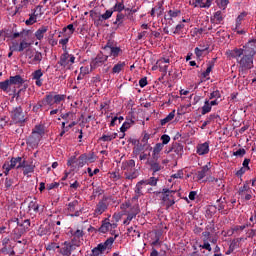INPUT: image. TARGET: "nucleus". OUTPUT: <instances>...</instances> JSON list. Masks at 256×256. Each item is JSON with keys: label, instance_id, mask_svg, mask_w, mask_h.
Returning <instances> with one entry per match:
<instances>
[{"label": "nucleus", "instance_id": "nucleus-4", "mask_svg": "<svg viewBox=\"0 0 256 256\" xmlns=\"http://www.w3.org/2000/svg\"><path fill=\"white\" fill-rule=\"evenodd\" d=\"M158 193L161 194L162 205H164L166 209H169V207H173V205H175L174 195L177 193V191L164 188L161 192Z\"/></svg>", "mask_w": 256, "mask_h": 256}, {"label": "nucleus", "instance_id": "nucleus-47", "mask_svg": "<svg viewBox=\"0 0 256 256\" xmlns=\"http://www.w3.org/2000/svg\"><path fill=\"white\" fill-rule=\"evenodd\" d=\"M160 139L162 141L161 145H163V147H165V145H167L169 141H171V137L167 134H163Z\"/></svg>", "mask_w": 256, "mask_h": 256}, {"label": "nucleus", "instance_id": "nucleus-44", "mask_svg": "<svg viewBox=\"0 0 256 256\" xmlns=\"http://www.w3.org/2000/svg\"><path fill=\"white\" fill-rule=\"evenodd\" d=\"M115 46H117V44H115V41L113 40H108V42L106 43V45L103 47V50L106 52H108L110 49H113Z\"/></svg>", "mask_w": 256, "mask_h": 256}, {"label": "nucleus", "instance_id": "nucleus-48", "mask_svg": "<svg viewBox=\"0 0 256 256\" xmlns=\"http://www.w3.org/2000/svg\"><path fill=\"white\" fill-rule=\"evenodd\" d=\"M59 244L55 242H51L46 246L47 251H55V249H59Z\"/></svg>", "mask_w": 256, "mask_h": 256}, {"label": "nucleus", "instance_id": "nucleus-28", "mask_svg": "<svg viewBox=\"0 0 256 256\" xmlns=\"http://www.w3.org/2000/svg\"><path fill=\"white\" fill-rule=\"evenodd\" d=\"M175 119V110L170 112L164 119L160 120V124L163 127L164 125H167L170 121H173Z\"/></svg>", "mask_w": 256, "mask_h": 256}, {"label": "nucleus", "instance_id": "nucleus-61", "mask_svg": "<svg viewBox=\"0 0 256 256\" xmlns=\"http://www.w3.org/2000/svg\"><path fill=\"white\" fill-rule=\"evenodd\" d=\"M48 191H51V189H57L59 187V182H53L51 184H47Z\"/></svg>", "mask_w": 256, "mask_h": 256}, {"label": "nucleus", "instance_id": "nucleus-53", "mask_svg": "<svg viewBox=\"0 0 256 256\" xmlns=\"http://www.w3.org/2000/svg\"><path fill=\"white\" fill-rule=\"evenodd\" d=\"M112 15L113 10H107L104 14L101 15V18L104 19V21H107V19H110Z\"/></svg>", "mask_w": 256, "mask_h": 256}, {"label": "nucleus", "instance_id": "nucleus-58", "mask_svg": "<svg viewBox=\"0 0 256 256\" xmlns=\"http://www.w3.org/2000/svg\"><path fill=\"white\" fill-rule=\"evenodd\" d=\"M74 114L72 112H67L61 115V118L67 121V119H73Z\"/></svg>", "mask_w": 256, "mask_h": 256}, {"label": "nucleus", "instance_id": "nucleus-3", "mask_svg": "<svg viewBox=\"0 0 256 256\" xmlns=\"http://www.w3.org/2000/svg\"><path fill=\"white\" fill-rule=\"evenodd\" d=\"M121 170L124 171L125 179L133 180L139 177V171L135 168L133 159L122 162Z\"/></svg>", "mask_w": 256, "mask_h": 256}, {"label": "nucleus", "instance_id": "nucleus-24", "mask_svg": "<svg viewBox=\"0 0 256 256\" xmlns=\"http://www.w3.org/2000/svg\"><path fill=\"white\" fill-rule=\"evenodd\" d=\"M105 53H106L105 55H108V57H114L115 59L116 57H119V54L122 53V50L121 48L114 46L113 48H111Z\"/></svg>", "mask_w": 256, "mask_h": 256}, {"label": "nucleus", "instance_id": "nucleus-49", "mask_svg": "<svg viewBox=\"0 0 256 256\" xmlns=\"http://www.w3.org/2000/svg\"><path fill=\"white\" fill-rule=\"evenodd\" d=\"M43 77V71L41 69H38L32 73V79H41Z\"/></svg>", "mask_w": 256, "mask_h": 256}, {"label": "nucleus", "instance_id": "nucleus-13", "mask_svg": "<svg viewBox=\"0 0 256 256\" xmlns=\"http://www.w3.org/2000/svg\"><path fill=\"white\" fill-rule=\"evenodd\" d=\"M75 245H73L71 242H64L63 247L60 249L61 255L69 256L71 255V252L74 251Z\"/></svg>", "mask_w": 256, "mask_h": 256}, {"label": "nucleus", "instance_id": "nucleus-19", "mask_svg": "<svg viewBox=\"0 0 256 256\" xmlns=\"http://www.w3.org/2000/svg\"><path fill=\"white\" fill-rule=\"evenodd\" d=\"M43 61V54L39 51L34 52V56L28 61L30 65H37Z\"/></svg>", "mask_w": 256, "mask_h": 256}, {"label": "nucleus", "instance_id": "nucleus-54", "mask_svg": "<svg viewBox=\"0 0 256 256\" xmlns=\"http://www.w3.org/2000/svg\"><path fill=\"white\" fill-rule=\"evenodd\" d=\"M247 153L244 148L238 149L236 152L233 153L234 157H243Z\"/></svg>", "mask_w": 256, "mask_h": 256}, {"label": "nucleus", "instance_id": "nucleus-26", "mask_svg": "<svg viewBox=\"0 0 256 256\" xmlns=\"http://www.w3.org/2000/svg\"><path fill=\"white\" fill-rule=\"evenodd\" d=\"M49 31V27L48 26H42L40 27L36 32H35V37L36 39H38V41H41V39H43L45 32Z\"/></svg>", "mask_w": 256, "mask_h": 256}, {"label": "nucleus", "instance_id": "nucleus-1", "mask_svg": "<svg viewBox=\"0 0 256 256\" xmlns=\"http://www.w3.org/2000/svg\"><path fill=\"white\" fill-rule=\"evenodd\" d=\"M256 54V39L248 41L242 48H234L226 51L228 59H236L239 73H247L253 69V59Z\"/></svg>", "mask_w": 256, "mask_h": 256}, {"label": "nucleus", "instance_id": "nucleus-57", "mask_svg": "<svg viewBox=\"0 0 256 256\" xmlns=\"http://www.w3.org/2000/svg\"><path fill=\"white\" fill-rule=\"evenodd\" d=\"M194 51H195L196 57L199 59L203 57V52L205 51V49H200L199 47H196Z\"/></svg>", "mask_w": 256, "mask_h": 256}, {"label": "nucleus", "instance_id": "nucleus-62", "mask_svg": "<svg viewBox=\"0 0 256 256\" xmlns=\"http://www.w3.org/2000/svg\"><path fill=\"white\" fill-rule=\"evenodd\" d=\"M34 55H35V52H33V49L26 50V57H28L29 61H31V59H33Z\"/></svg>", "mask_w": 256, "mask_h": 256}, {"label": "nucleus", "instance_id": "nucleus-10", "mask_svg": "<svg viewBox=\"0 0 256 256\" xmlns=\"http://www.w3.org/2000/svg\"><path fill=\"white\" fill-rule=\"evenodd\" d=\"M117 237H119V235L115 234L114 238L113 237L108 238L104 243L98 244L96 248L101 250L102 253H105L107 249H111V246L113 245V243H115V239H117Z\"/></svg>", "mask_w": 256, "mask_h": 256}, {"label": "nucleus", "instance_id": "nucleus-38", "mask_svg": "<svg viewBox=\"0 0 256 256\" xmlns=\"http://www.w3.org/2000/svg\"><path fill=\"white\" fill-rule=\"evenodd\" d=\"M32 133H34L35 135H39L42 138L43 135H45V130L43 129V127L41 125H37V126H35Z\"/></svg>", "mask_w": 256, "mask_h": 256}, {"label": "nucleus", "instance_id": "nucleus-41", "mask_svg": "<svg viewBox=\"0 0 256 256\" xmlns=\"http://www.w3.org/2000/svg\"><path fill=\"white\" fill-rule=\"evenodd\" d=\"M156 13H157V17H161V15H163V2H158L156 7H154Z\"/></svg>", "mask_w": 256, "mask_h": 256}, {"label": "nucleus", "instance_id": "nucleus-9", "mask_svg": "<svg viewBox=\"0 0 256 256\" xmlns=\"http://www.w3.org/2000/svg\"><path fill=\"white\" fill-rule=\"evenodd\" d=\"M15 225H18V227L25 229V232H27V230H29V228L31 227V220L26 219L23 221V223H21L18 218H13L9 222V227H15Z\"/></svg>", "mask_w": 256, "mask_h": 256}, {"label": "nucleus", "instance_id": "nucleus-22", "mask_svg": "<svg viewBox=\"0 0 256 256\" xmlns=\"http://www.w3.org/2000/svg\"><path fill=\"white\" fill-rule=\"evenodd\" d=\"M28 211L30 213H41V210L39 209V204L37 203L36 200H32L29 204H28Z\"/></svg>", "mask_w": 256, "mask_h": 256}, {"label": "nucleus", "instance_id": "nucleus-35", "mask_svg": "<svg viewBox=\"0 0 256 256\" xmlns=\"http://www.w3.org/2000/svg\"><path fill=\"white\" fill-rule=\"evenodd\" d=\"M143 185H145V181L143 180L136 184V187H135L136 195H143Z\"/></svg>", "mask_w": 256, "mask_h": 256}, {"label": "nucleus", "instance_id": "nucleus-63", "mask_svg": "<svg viewBox=\"0 0 256 256\" xmlns=\"http://www.w3.org/2000/svg\"><path fill=\"white\" fill-rule=\"evenodd\" d=\"M3 169H4V174L5 175H9V171H11V167H9V162H5L3 164Z\"/></svg>", "mask_w": 256, "mask_h": 256}, {"label": "nucleus", "instance_id": "nucleus-43", "mask_svg": "<svg viewBox=\"0 0 256 256\" xmlns=\"http://www.w3.org/2000/svg\"><path fill=\"white\" fill-rule=\"evenodd\" d=\"M158 178L150 177L148 180L144 181V185H151V187L157 186Z\"/></svg>", "mask_w": 256, "mask_h": 256}, {"label": "nucleus", "instance_id": "nucleus-39", "mask_svg": "<svg viewBox=\"0 0 256 256\" xmlns=\"http://www.w3.org/2000/svg\"><path fill=\"white\" fill-rule=\"evenodd\" d=\"M207 113H211V104L209 103V100H206L202 107V115H207Z\"/></svg>", "mask_w": 256, "mask_h": 256}, {"label": "nucleus", "instance_id": "nucleus-36", "mask_svg": "<svg viewBox=\"0 0 256 256\" xmlns=\"http://www.w3.org/2000/svg\"><path fill=\"white\" fill-rule=\"evenodd\" d=\"M87 163V154H82L78 157L77 167H83Z\"/></svg>", "mask_w": 256, "mask_h": 256}, {"label": "nucleus", "instance_id": "nucleus-31", "mask_svg": "<svg viewBox=\"0 0 256 256\" xmlns=\"http://www.w3.org/2000/svg\"><path fill=\"white\" fill-rule=\"evenodd\" d=\"M211 21L212 23L220 24L223 21V14L221 13V11H217L216 13H214Z\"/></svg>", "mask_w": 256, "mask_h": 256}, {"label": "nucleus", "instance_id": "nucleus-64", "mask_svg": "<svg viewBox=\"0 0 256 256\" xmlns=\"http://www.w3.org/2000/svg\"><path fill=\"white\" fill-rule=\"evenodd\" d=\"M147 77H144L139 80V86L143 89V87H147Z\"/></svg>", "mask_w": 256, "mask_h": 256}, {"label": "nucleus", "instance_id": "nucleus-37", "mask_svg": "<svg viewBox=\"0 0 256 256\" xmlns=\"http://www.w3.org/2000/svg\"><path fill=\"white\" fill-rule=\"evenodd\" d=\"M113 139H117V133H113L111 135L104 134L102 137H100V141H104V142L113 141Z\"/></svg>", "mask_w": 256, "mask_h": 256}, {"label": "nucleus", "instance_id": "nucleus-7", "mask_svg": "<svg viewBox=\"0 0 256 256\" xmlns=\"http://www.w3.org/2000/svg\"><path fill=\"white\" fill-rule=\"evenodd\" d=\"M107 59H109V55L103 53L98 54L90 63L91 69H97V67H102V65H105Z\"/></svg>", "mask_w": 256, "mask_h": 256}, {"label": "nucleus", "instance_id": "nucleus-55", "mask_svg": "<svg viewBox=\"0 0 256 256\" xmlns=\"http://www.w3.org/2000/svg\"><path fill=\"white\" fill-rule=\"evenodd\" d=\"M90 256H103V252L99 248L95 247L92 249Z\"/></svg>", "mask_w": 256, "mask_h": 256}, {"label": "nucleus", "instance_id": "nucleus-33", "mask_svg": "<svg viewBox=\"0 0 256 256\" xmlns=\"http://www.w3.org/2000/svg\"><path fill=\"white\" fill-rule=\"evenodd\" d=\"M125 62H118L116 65H114V67L112 68V73L114 74H119V72L122 69H125Z\"/></svg>", "mask_w": 256, "mask_h": 256}, {"label": "nucleus", "instance_id": "nucleus-18", "mask_svg": "<svg viewBox=\"0 0 256 256\" xmlns=\"http://www.w3.org/2000/svg\"><path fill=\"white\" fill-rule=\"evenodd\" d=\"M179 15H181V10H169L168 13L164 16V19H166V21L171 24L173 18L179 17Z\"/></svg>", "mask_w": 256, "mask_h": 256}, {"label": "nucleus", "instance_id": "nucleus-50", "mask_svg": "<svg viewBox=\"0 0 256 256\" xmlns=\"http://www.w3.org/2000/svg\"><path fill=\"white\" fill-rule=\"evenodd\" d=\"M79 205V201L74 200L72 202H70L68 204V211H70L71 213H73V211H75V207Z\"/></svg>", "mask_w": 256, "mask_h": 256}, {"label": "nucleus", "instance_id": "nucleus-12", "mask_svg": "<svg viewBox=\"0 0 256 256\" xmlns=\"http://www.w3.org/2000/svg\"><path fill=\"white\" fill-rule=\"evenodd\" d=\"M41 141V136L32 132V134L27 138L26 143L30 147H37Z\"/></svg>", "mask_w": 256, "mask_h": 256}, {"label": "nucleus", "instance_id": "nucleus-15", "mask_svg": "<svg viewBox=\"0 0 256 256\" xmlns=\"http://www.w3.org/2000/svg\"><path fill=\"white\" fill-rule=\"evenodd\" d=\"M107 211V202L99 201L96 205V209L94 211V215H103Z\"/></svg>", "mask_w": 256, "mask_h": 256}, {"label": "nucleus", "instance_id": "nucleus-2", "mask_svg": "<svg viewBox=\"0 0 256 256\" xmlns=\"http://www.w3.org/2000/svg\"><path fill=\"white\" fill-rule=\"evenodd\" d=\"M65 99H67L65 94H47L42 101L33 106L32 111H34V113H38L39 109L44 105H49L50 109H55V107H57V105H61Z\"/></svg>", "mask_w": 256, "mask_h": 256}, {"label": "nucleus", "instance_id": "nucleus-42", "mask_svg": "<svg viewBox=\"0 0 256 256\" xmlns=\"http://www.w3.org/2000/svg\"><path fill=\"white\" fill-rule=\"evenodd\" d=\"M11 85V81L9 79L0 82V89L2 91H9V86Z\"/></svg>", "mask_w": 256, "mask_h": 256}, {"label": "nucleus", "instance_id": "nucleus-17", "mask_svg": "<svg viewBox=\"0 0 256 256\" xmlns=\"http://www.w3.org/2000/svg\"><path fill=\"white\" fill-rule=\"evenodd\" d=\"M24 233H26L25 229H23L19 225H16V227L12 231V237L14 240L21 239Z\"/></svg>", "mask_w": 256, "mask_h": 256}, {"label": "nucleus", "instance_id": "nucleus-56", "mask_svg": "<svg viewBox=\"0 0 256 256\" xmlns=\"http://www.w3.org/2000/svg\"><path fill=\"white\" fill-rule=\"evenodd\" d=\"M210 99H221V92L219 90L213 91L210 94Z\"/></svg>", "mask_w": 256, "mask_h": 256}, {"label": "nucleus", "instance_id": "nucleus-59", "mask_svg": "<svg viewBox=\"0 0 256 256\" xmlns=\"http://www.w3.org/2000/svg\"><path fill=\"white\" fill-rule=\"evenodd\" d=\"M34 168L31 165H26V167L24 168V175H29V173H33Z\"/></svg>", "mask_w": 256, "mask_h": 256}, {"label": "nucleus", "instance_id": "nucleus-51", "mask_svg": "<svg viewBox=\"0 0 256 256\" xmlns=\"http://www.w3.org/2000/svg\"><path fill=\"white\" fill-rule=\"evenodd\" d=\"M123 19H125V15L118 13L114 25H121L123 23Z\"/></svg>", "mask_w": 256, "mask_h": 256}, {"label": "nucleus", "instance_id": "nucleus-16", "mask_svg": "<svg viewBox=\"0 0 256 256\" xmlns=\"http://www.w3.org/2000/svg\"><path fill=\"white\" fill-rule=\"evenodd\" d=\"M196 153L198 155H207V153H209V142L198 144Z\"/></svg>", "mask_w": 256, "mask_h": 256}, {"label": "nucleus", "instance_id": "nucleus-23", "mask_svg": "<svg viewBox=\"0 0 256 256\" xmlns=\"http://www.w3.org/2000/svg\"><path fill=\"white\" fill-rule=\"evenodd\" d=\"M9 81H10L11 85H23V84H25V81L21 77V75L10 76Z\"/></svg>", "mask_w": 256, "mask_h": 256}, {"label": "nucleus", "instance_id": "nucleus-30", "mask_svg": "<svg viewBox=\"0 0 256 256\" xmlns=\"http://www.w3.org/2000/svg\"><path fill=\"white\" fill-rule=\"evenodd\" d=\"M213 67H215V60L210 61L208 63L206 71L202 73V77H204V79H207V77H209V74L211 73V71H213Z\"/></svg>", "mask_w": 256, "mask_h": 256}, {"label": "nucleus", "instance_id": "nucleus-27", "mask_svg": "<svg viewBox=\"0 0 256 256\" xmlns=\"http://www.w3.org/2000/svg\"><path fill=\"white\" fill-rule=\"evenodd\" d=\"M209 165H205L202 167V169L200 171H198L197 174V179L198 181H201V179H205V177H207V173H209Z\"/></svg>", "mask_w": 256, "mask_h": 256}, {"label": "nucleus", "instance_id": "nucleus-14", "mask_svg": "<svg viewBox=\"0 0 256 256\" xmlns=\"http://www.w3.org/2000/svg\"><path fill=\"white\" fill-rule=\"evenodd\" d=\"M167 63H169V59L161 58L160 60H158V67L163 77L167 75V71L169 69V65H167Z\"/></svg>", "mask_w": 256, "mask_h": 256}, {"label": "nucleus", "instance_id": "nucleus-25", "mask_svg": "<svg viewBox=\"0 0 256 256\" xmlns=\"http://www.w3.org/2000/svg\"><path fill=\"white\" fill-rule=\"evenodd\" d=\"M163 144L157 143L153 148L152 159H159V153L163 151Z\"/></svg>", "mask_w": 256, "mask_h": 256}, {"label": "nucleus", "instance_id": "nucleus-21", "mask_svg": "<svg viewBox=\"0 0 256 256\" xmlns=\"http://www.w3.org/2000/svg\"><path fill=\"white\" fill-rule=\"evenodd\" d=\"M111 229V223L109 222V218H106L102 221L101 226L99 227V233H107Z\"/></svg>", "mask_w": 256, "mask_h": 256}, {"label": "nucleus", "instance_id": "nucleus-32", "mask_svg": "<svg viewBox=\"0 0 256 256\" xmlns=\"http://www.w3.org/2000/svg\"><path fill=\"white\" fill-rule=\"evenodd\" d=\"M29 47H31V43L26 42L25 40H22L19 44L18 52L23 53V51L25 50L27 51V49H31Z\"/></svg>", "mask_w": 256, "mask_h": 256}, {"label": "nucleus", "instance_id": "nucleus-60", "mask_svg": "<svg viewBox=\"0 0 256 256\" xmlns=\"http://www.w3.org/2000/svg\"><path fill=\"white\" fill-rule=\"evenodd\" d=\"M73 237L74 239H81V237H83V230H76L73 233Z\"/></svg>", "mask_w": 256, "mask_h": 256}, {"label": "nucleus", "instance_id": "nucleus-45", "mask_svg": "<svg viewBox=\"0 0 256 256\" xmlns=\"http://www.w3.org/2000/svg\"><path fill=\"white\" fill-rule=\"evenodd\" d=\"M67 29H68V37H71V35L73 33H75V27L73 26V24H69L67 27H64L63 28V33H66L67 32Z\"/></svg>", "mask_w": 256, "mask_h": 256}, {"label": "nucleus", "instance_id": "nucleus-11", "mask_svg": "<svg viewBox=\"0 0 256 256\" xmlns=\"http://www.w3.org/2000/svg\"><path fill=\"white\" fill-rule=\"evenodd\" d=\"M159 159H151L148 161V165L150 167V170L153 172L152 175H155L158 173V171H161L163 169V166L158 162Z\"/></svg>", "mask_w": 256, "mask_h": 256}, {"label": "nucleus", "instance_id": "nucleus-52", "mask_svg": "<svg viewBox=\"0 0 256 256\" xmlns=\"http://www.w3.org/2000/svg\"><path fill=\"white\" fill-rule=\"evenodd\" d=\"M26 167H27V161L23 160V158L20 157V162H18L16 169H25Z\"/></svg>", "mask_w": 256, "mask_h": 256}, {"label": "nucleus", "instance_id": "nucleus-20", "mask_svg": "<svg viewBox=\"0 0 256 256\" xmlns=\"http://www.w3.org/2000/svg\"><path fill=\"white\" fill-rule=\"evenodd\" d=\"M171 151H174V153H176V155H178V157H181V155H183V145L179 144V143H174L172 145V148L167 151L166 153H171Z\"/></svg>", "mask_w": 256, "mask_h": 256}, {"label": "nucleus", "instance_id": "nucleus-40", "mask_svg": "<svg viewBox=\"0 0 256 256\" xmlns=\"http://www.w3.org/2000/svg\"><path fill=\"white\" fill-rule=\"evenodd\" d=\"M216 4L218 5L219 9H227V5H229V0H216Z\"/></svg>", "mask_w": 256, "mask_h": 256}, {"label": "nucleus", "instance_id": "nucleus-34", "mask_svg": "<svg viewBox=\"0 0 256 256\" xmlns=\"http://www.w3.org/2000/svg\"><path fill=\"white\" fill-rule=\"evenodd\" d=\"M19 162H21V157H13L10 162H8V167L15 169L19 165Z\"/></svg>", "mask_w": 256, "mask_h": 256}, {"label": "nucleus", "instance_id": "nucleus-29", "mask_svg": "<svg viewBox=\"0 0 256 256\" xmlns=\"http://www.w3.org/2000/svg\"><path fill=\"white\" fill-rule=\"evenodd\" d=\"M37 17H39V13H37V10H34L33 14H30L29 19L25 21L26 25L37 23Z\"/></svg>", "mask_w": 256, "mask_h": 256}, {"label": "nucleus", "instance_id": "nucleus-46", "mask_svg": "<svg viewBox=\"0 0 256 256\" xmlns=\"http://www.w3.org/2000/svg\"><path fill=\"white\" fill-rule=\"evenodd\" d=\"M123 9H125V5L121 2L116 3L112 8L113 11H118V13H121Z\"/></svg>", "mask_w": 256, "mask_h": 256}, {"label": "nucleus", "instance_id": "nucleus-6", "mask_svg": "<svg viewBox=\"0 0 256 256\" xmlns=\"http://www.w3.org/2000/svg\"><path fill=\"white\" fill-rule=\"evenodd\" d=\"M15 245L11 242V239L5 237L2 240V248L0 249V253L3 255H10V256H15Z\"/></svg>", "mask_w": 256, "mask_h": 256}, {"label": "nucleus", "instance_id": "nucleus-5", "mask_svg": "<svg viewBox=\"0 0 256 256\" xmlns=\"http://www.w3.org/2000/svg\"><path fill=\"white\" fill-rule=\"evenodd\" d=\"M10 116L13 123L17 125H23V123L27 121V118H25V114L23 113V108H21V106L13 108L10 112Z\"/></svg>", "mask_w": 256, "mask_h": 256}, {"label": "nucleus", "instance_id": "nucleus-8", "mask_svg": "<svg viewBox=\"0 0 256 256\" xmlns=\"http://www.w3.org/2000/svg\"><path fill=\"white\" fill-rule=\"evenodd\" d=\"M58 63L61 65V67H67L69 63L73 65V63H75V56L70 55L69 52L65 50V52L61 55Z\"/></svg>", "mask_w": 256, "mask_h": 256}]
</instances>
